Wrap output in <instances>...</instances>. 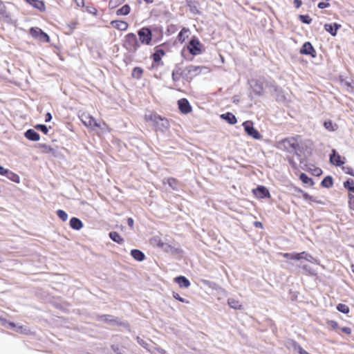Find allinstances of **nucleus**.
<instances>
[{
	"instance_id": "f257e3e1",
	"label": "nucleus",
	"mask_w": 354,
	"mask_h": 354,
	"mask_svg": "<svg viewBox=\"0 0 354 354\" xmlns=\"http://www.w3.org/2000/svg\"><path fill=\"white\" fill-rule=\"evenodd\" d=\"M145 119L146 121L153 122V124L157 131L164 132L168 130L170 127L169 122L167 118H162L152 111H149L146 112L145 114Z\"/></svg>"
},
{
	"instance_id": "f03ea898",
	"label": "nucleus",
	"mask_w": 354,
	"mask_h": 354,
	"mask_svg": "<svg viewBox=\"0 0 354 354\" xmlns=\"http://www.w3.org/2000/svg\"><path fill=\"white\" fill-rule=\"evenodd\" d=\"M276 147L280 150L285 151L288 153H293L298 149L299 143L295 138L290 137L277 142Z\"/></svg>"
},
{
	"instance_id": "7ed1b4c3",
	"label": "nucleus",
	"mask_w": 354,
	"mask_h": 354,
	"mask_svg": "<svg viewBox=\"0 0 354 354\" xmlns=\"http://www.w3.org/2000/svg\"><path fill=\"white\" fill-rule=\"evenodd\" d=\"M207 68L205 66L189 65L183 71V77L187 80H192L202 73L207 72Z\"/></svg>"
},
{
	"instance_id": "20e7f679",
	"label": "nucleus",
	"mask_w": 354,
	"mask_h": 354,
	"mask_svg": "<svg viewBox=\"0 0 354 354\" xmlns=\"http://www.w3.org/2000/svg\"><path fill=\"white\" fill-rule=\"evenodd\" d=\"M124 46L130 52L136 51L140 46L136 35L133 33L127 34L124 41Z\"/></svg>"
},
{
	"instance_id": "39448f33",
	"label": "nucleus",
	"mask_w": 354,
	"mask_h": 354,
	"mask_svg": "<svg viewBox=\"0 0 354 354\" xmlns=\"http://www.w3.org/2000/svg\"><path fill=\"white\" fill-rule=\"evenodd\" d=\"M245 132L250 137L255 140H260L262 136L254 127L253 122L250 120H247L243 123Z\"/></svg>"
},
{
	"instance_id": "423d86ee",
	"label": "nucleus",
	"mask_w": 354,
	"mask_h": 354,
	"mask_svg": "<svg viewBox=\"0 0 354 354\" xmlns=\"http://www.w3.org/2000/svg\"><path fill=\"white\" fill-rule=\"evenodd\" d=\"M203 45L196 38H192L187 44V49L192 55H198L202 53Z\"/></svg>"
},
{
	"instance_id": "0eeeda50",
	"label": "nucleus",
	"mask_w": 354,
	"mask_h": 354,
	"mask_svg": "<svg viewBox=\"0 0 354 354\" xmlns=\"http://www.w3.org/2000/svg\"><path fill=\"white\" fill-rule=\"evenodd\" d=\"M80 118L82 123L87 127L94 129L95 127H100V123L97 122L95 119L89 114L82 113L80 115Z\"/></svg>"
},
{
	"instance_id": "6e6552de",
	"label": "nucleus",
	"mask_w": 354,
	"mask_h": 354,
	"mask_svg": "<svg viewBox=\"0 0 354 354\" xmlns=\"http://www.w3.org/2000/svg\"><path fill=\"white\" fill-rule=\"evenodd\" d=\"M140 41L142 44L149 45L152 39V33L149 28H142L138 32Z\"/></svg>"
},
{
	"instance_id": "1a4fd4ad",
	"label": "nucleus",
	"mask_w": 354,
	"mask_h": 354,
	"mask_svg": "<svg viewBox=\"0 0 354 354\" xmlns=\"http://www.w3.org/2000/svg\"><path fill=\"white\" fill-rule=\"evenodd\" d=\"M330 162L335 166H341L345 163V158L342 157L335 149H333L330 155Z\"/></svg>"
},
{
	"instance_id": "9d476101",
	"label": "nucleus",
	"mask_w": 354,
	"mask_h": 354,
	"mask_svg": "<svg viewBox=\"0 0 354 354\" xmlns=\"http://www.w3.org/2000/svg\"><path fill=\"white\" fill-rule=\"evenodd\" d=\"M254 194L259 198H270V194L268 189L262 185L258 186L256 189H253Z\"/></svg>"
},
{
	"instance_id": "9b49d317",
	"label": "nucleus",
	"mask_w": 354,
	"mask_h": 354,
	"mask_svg": "<svg viewBox=\"0 0 354 354\" xmlns=\"http://www.w3.org/2000/svg\"><path fill=\"white\" fill-rule=\"evenodd\" d=\"M300 53L303 55H310L313 57H315L316 56L315 50L314 49L312 44L308 41L305 42L303 44L301 48L300 49Z\"/></svg>"
},
{
	"instance_id": "f8f14e48",
	"label": "nucleus",
	"mask_w": 354,
	"mask_h": 354,
	"mask_svg": "<svg viewBox=\"0 0 354 354\" xmlns=\"http://www.w3.org/2000/svg\"><path fill=\"white\" fill-rule=\"evenodd\" d=\"M178 108L181 113L187 114L192 111V106L188 100L185 98H182L178 101Z\"/></svg>"
},
{
	"instance_id": "ddd939ff",
	"label": "nucleus",
	"mask_w": 354,
	"mask_h": 354,
	"mask_svg": "<svg viewBox=\"0 0 354 354\" xmlns=\"http://www.w3.org/2000/svg\"><path fill=\"white\" fill-rule=\"evenodd\" d=\"M38 147L41 149V151L45 153L51 154L54 157H59V153L55 149L46 144H39Z\"/></svg>"
},
{
	"instance_id": "4468645a",
	"label": "nucleus",
	"mask_w": 354,
	"mask_h": 354,
	"mask_svg": "<svg viewBox=\"0 0 354 354\" xmlns=\"http://www.w3.org/2000/svg\"><path fill=\"white\" fill-rule=\"evenodd\" d=\"M1 176H5L8 179L19 183L20 182V178L19 176L12 171H8L7 169H3L1 167Z\"/></svg>"
},
{
	"instance_id": "2eb2a0df",
	"label": "nucleus",
	"mask_w": 354,
	"mask_h": 354,
	"mask_svg": "<svg viewBox=\"0 0 354 354\" xmlns=\"http://www.w3.org/2000/svg\"><path fill=\"white\" fill-rule=\"evenodd\" d=\"M340 27L341 25L336 23L326 24L324 25L325 30L330 33L333 36H335L337 35V31Z\"/></svg>"
},
{
	"instance_id": "dca6fc26",
	"label": "nucleus",
	"mask_w": 354,
	"mask_h": 354,
	"mask_svg": "<svg viewBox=\"0 0 354 354\" xmlns=\"http://www.w3.org/2000/svg\"><path fill=\"white\" fill-rule=\"evenodd\" d=\"M24 135L29 140L38 141L40 139L39 134L33 129L27 130Z\"/></svg>"
},
{
	"instance_id": "f3484780",
	"label": "nucleus",
	"mask_w": 354,
	"mask_h": 354,
	"mask_svg": "<svg viewBox=\"0 0 354 354\" xmlns=\"http://www.w3.org/2000/svg\"><path fill=\"white\" fill-rule=\"evenodd\" d=\"M111 25L120 30H126L128 28V24L124 21L114 20L111 22Z\"/></svg>"
},
{
	"instance_id": "a211bd4d",
	"label": "nucleus",
	"mask_w": 354,
	"mask_h": 354,
	"mask_svg": "<svg viewBox=\"0 0 354 354\" xmlns=\"http://www.w3.org/2000/svg\"><path fill=\"white\" fill-rule=\"evenodd\" d=\"M175 282H176L180 288H189L190 286L189 281L183 276L177 277L174 279Z\"/></svg>"
},
{
	"instance_id": "6ab92c4d",
	"label": "nucleus",
	"mask_w": 354,
	"mask_h": 354,
	"mask_svg": "<svg viewBox=\"0 0 354 354\" xmlns=\"http://www.w3.org/2000/svg\"><path fill=\"white\" fill-rule=\"evenodd\" d=\"M187 6L189 7V11L194 14H199V10L198 8V3L194 0H186Z\"/></svg>"
},
{
	"instance_id": "aec40b11",
	"label": "nucleus",
	"mask_w": 354,
	"mask_h": 354,
	"mask_svg": "<svg viewBox=\"0 0 354 354\" xmlns=\"http://www.w3.org/2000/svg\"><path fill=\"white\" fill-rule=\"evenodd\" d=\"M70 226L73 230H80L83 227V223L79 218L73 217L70 220Z\"/></svg>"
},
{
	"instance_id": "412c9836",
	"label": "nucleus",
	"mask_w": 354,
	"mask_h": 354,
	"mask_svg": "<svg viewBox=\"0 0 354 354\" xmlns=\"http://www.w3.org/2000/svg\"><path fill=\"white\" fill-rule=\"evenodd\" d=\"M221 118L226 120L230 124H234L237 122V120L235 115L230 112L222 114Z\"/></svg>"
},
{
	"instance_id": "4be33fe9",
	"label": "nucleus",
	"mask_w": 354,
	"mask_h": 354,
	"mask_svg": "<svg viewBox=\"0 0 354 354\" xmlns=\"http://www.w3.org/2000/svg\"><path fill=\"white\" fill-rule=\"evenodd\" d=\"M131 255L138 261H142L145 259V254L140 250L136 249L131 250Z\"/></svg>"
},
{
	"instance_id": "5701e85b",
	"label": "nucleus",
	"mask_w": 354,
	"mask_h": 354,
	"mask_svg": "<svg viewBox=\"0 0 354 354\" xmlns=\"http://www.w3.org/2000/svg\"><path fill=\"white\" fill-rule=\"evenodd\" d=\"M25 1L39 10H45V5H44V2L41 1H39V0H25Z\"/></svg>"
},
{
	"instance_id": "b1692460",
	"label": "nucleus",
	"mask_w": 354,
	"mask_h": 354,
	"mask_svg": "<svg viewBox=\"0 0 354 354\" xmlns=\"http://www.w3.org/2000/svg\"><path fill=\"white\" fill-rule=\"evenodd\" d=\"M1 326H6L8 323L6 322V321L3 320L1 319ZM8 325H10L12 328H13L15 329V330L17 332L26 333L27 329L24 328L23 326H18L15 325L14 323H8Z\"/></svg>"
},
{
	"instance_id": "393cba45",
	"label": "nucleus",
	"mask_w": 354,
	"mask_h": 354,
	"mask_svg": "<svg viewBox=\"0 0 354 354\" xmlns=\"http://www.w3.org/2000/svg\"><path fill=\"white\" fill-rule=\"evenodd\" d=\"M252 87L253 88L254 92L256 94H257L259 95H261L263 94V84L261 82L256 81V82H254V84H252Z\"/></svg>"
},
{
	"instance_id": "a878e982",
	"label": "nucleus",
	"mask_w": 354,
	"mask_h": 354,
	"mask_svg": "<svg viewBox=\"0 0 354 354\" xmlns=\"http://www.w3.org/2000/svg\"><path fill=\"white\" fill-rule=\"evenodd\" d=\"M163 183H167L169 186L174 190H177L178 189V182L175 178H169L167 180H164Z\"/></svg>"
},
{
	"instance_id": "bb28decb",
	"label": "nucleus",
	"mask_w": 354,
	"mask_h": 354,
	"mask_svg": "<svg viewBox=\"0 0 354 354\" xmlns=\"http://www.w3.org/2000/svg\"><path fill=\"white\" fill-rule=\"evenodd\" d=\"M109 237L112 241L119 244H122L124 242V239L116 232H111L109 233Z\"/></svg>"
},
{
	"instance_id": "cd10ccee",
	"label": "nucleus",
	"mask_w": 354,
	"mask_h": 354,
	"mask_svg": "<svg viewBox=\"0 0 354 354\" xmlns=\"http://www.w3.org/2000/svg\"><path fill=\"white\" fill-rule=\"evenodd\" d=\"M228 305L234 309H241V304L239 302V301L230 298L227 300Z\"/></svg>"
},
{
	"instance_id": "c85d7f7f",
	"label": "nucleus",
	"mask_w": 354,
	"mask_h": 354,
	"mask_svg": "<svg viewBox=\"0 0 354 354\" xmlns=\"http://www.w3.org/2000/svg\"><path fill=\"white\" fill-rule=\"evenodd\" d=\"M131 8L129 5L126 4L116 11L117 15H127L130 12Z\"/></svg>"
},
{
	"instance_id": "c756f323",
	"label": "nucleus",
	"mask_w": 354,
	"mask_h": 354,
	"mask_svg": "<svg viewBox=\"0 0 354 354\" xmlns=\"http://www.w3.org/2000/svg\"><path fill=\"white\" fill-rule=\"evenodd\" d=\"M143 73V70L140 67H135L131 73V75L133 78L139 80L141 78Z\"/></svg>"
},
{
	"instance_id": "7c9ffc66",
	"label": "nucleus",
	"mask_w": 354,
	"mask_h": 354,
	"mask_svg": "<svg viewBox=\"0 0 354 354\" xmlns=\"http://www.w3.org/2000/svg\"><path fill=\"white\" fill-rule=\"evenodd\" d=\"M165 55V52L162 49H158L153 54V59L155 62H158L161 60L162 56Z\"/></svg>"
},
{
	"instance_id": "2f4dec72",
	"label": "nucleus",
	"mask_w": 354,
	"mask_h": 354,
	"mask_svg": "<svg viewBox=\"0 0 354 354\" xmlns=\"http://www.w3.org/2000/svg\"><path fill=\"white\" fill-rule=\"evenodd\" d=\"M333 184V178L330 176H326L322 181V185L327 188L330 187Z\"/></svg>"
},
{
	"instance_id": "473e14b6",
	"label": "nucleus",
	"mask_w": 354,
	"mask_h": 354,
	"mask_svg": "<svg viewBox=\"0 0 354 354\" xmlns=\"http://www.w3.org/2000/svg\"><path fill=\"white\" fill-rule=\"evenodd\" d=\"M41 29L39 28L35 27V28H31L30 29V34L31 36L35 39H38L40 35V32H41Z\"/></svg>"
},
{
	"instance_id": "72a5a7b5",
	"label": "nucleus",
	"mask_w": 354,
	"mask_h": 354,
	"mask_svg": "<svg viewBox=\"0 0 354 354\" xmlns=\"http://www.w3.org/2000/svg\"><path fill=\"white\" fill-rule=\"evenodd\" d=\"M286 346L289 349H292L295 351H297V346H301L299 344H298L294 340H289L286 343Z\"/></svg>"
},
{
	"instance_id": "f704fd0d",
	"label": "nucleus",
	"mask_w": 354,
	"mask_h": 354,
	"mask_svg": "<svg viewBox=\"0 0 354 354\" xmlns=\"http://www.w3.org/2000/svg\"><path fill=\"white\" fill-rule=\"evenodd\" d=\"M180 76H183L182 71L180 69H175L172 72V79L174 81H178L180 80Z\"/></svg>"
},
{
	"instance_id": "c9c22d12",
	"label": "nucleus",
	"mask_w": 354,
	"mask_h": 354,
	"mask_svg": "<svg viewBox=\"0 0 354 354\" xmlns=\"http://www.w3.org/2000/svg\"><path fill=\"white\" fill-rule=\"evenodd\" d=\"M299 178L305 184H313L312 179L304 173L300 174Z\"/></svg>"
},
{
	"instance_id": "e433bc0d",
	"label": "nucleus",
	"mask_w": 354,
	"mask_h": 354,
	"mask_svg": "<svg viewBox=\"0 0 354 354\" xmlns=\"http://www.w3.org/2000/svg\"><path fill=\"white\" fill-rule=\"evenodd\" d=\"M57 215L63 221H66L68 219V214L64 210H62V209L57 210Z\"/></svg>"
},
{
	"instance_id": "4c0bfd02",
	"label": "nucleus",
	"mask_w": 354,
	"mask_h": 354,
	"mask_svg": "<svg viewBox=\"0 0 354 354\" xmlns=\"http://www.w3.org/2000/svg\"><path fill=\"white\" fill-rule=\"evenodd\" d=\"M324 127L329 131H335L336 129V124H334L331 121H325L324 123Z\"/></svg>"
},
{
	"instance_id": "58836bf2",
	"label": "nucleus",
	"mask_w": 354,
	"mask_h": 354,
	"mask_svg": "<svg viewBox=\"0 0 354 354\" xmlns=\"http://www.w3.org/2000/svg\"><path fill=\"white\" fill-rule=\"evenodd\" d=\"M337 310L339 312L346 314L349 312V308L348 306L343 304H339L337 306Z\"/></svg>"
},
{
	"instance_id": "ea45409f",
	"label": "nucleus",
	"mask_w": 354,
	"mask_h": 354,
	"mask_svg": "<svg viewBox=\"0 0 354 354\" xmlns=\"http://www.w3.org/2000/svg\"><path fill=\"white\" fill-rule=\"evenodd\" d=\"M124 0H110L109 7L110 9L116 8L118 5L121 4Z\"/></svg>"
},
{
	"instance_id": "a19ab883",
	"label": "nucleus",
	"mask_w": 354,
	"mask_h": 354,
	"mask_svg": "<svg viewBox=\"0 0 354 354\" xmlns=\"http://www.w3.org/2000/svg\"><path fill=\"white\" fill-rule=\"evenodd\" d=\"M299 18L301 22L306 24H310L312 21V19L308 15H299Z\"/></svg>"
},
{
	"instance_id": "79ce46f5",
	"label": "nucleus",
	"mask_w": 354,
	"mask_h": 354,
	"mask_svg": "<svg viewBox=\"0 0 354 354\" xmlns=\"http://www.w3.org/2000/svg\"><path fill=\"white\" fill-rule=\"evenodd\" d=\"M37 39L42 42H48L50 41L49 36L43 31L40 32L39 37Z\"/></svg>"
},
{
	"instance_id": "37998d69",
	"label": "nucleus",
	"mask_w": 354,
	"mask_h": 354,
	"mask_svg": "<svg viewBox=\"0 0 354 354\" xmlns=\"http://www.w3.org/2000/svg\"><path fill=\"white\" fill-rule=\"evenodd\" d=\"M149 351L151 353V354H167L164 349L158 347L149 349Z\"/></svg>"
},
{
	"instance_id": "c03bdc74",
	"label": "nucleus",
	"mask_w": 354,
	"mask_h": 354,
	"mask_svg": "<svg viewBox=\"0 0 354 354\" xmlns=\"http://www.w3.org/2000/svg\"><path fill=\"white\" fill-rule=\"evenodd\" d=\"M1 20L8 24H12L15 22V19H13L11 16L9 15H1Z\"/></svg>"
},
{
	"instance_id": "a18cd8bd",
	"label": "nucleus",
	"mask_w": 354,
	"mask_h": 354,
	"mask_svg": "<svg viewBox=\"0 0 354 354\" xmlns=\"http://www.w3.org/2000/svg\"><path fill=\"white\" fill-rule=\"evenodd\" d=\"M281 256L284 258L290 259L293 260H297V252H292V253H282Z\"/></svg>"
},
{
	"instance_id": "49530a36",
	"label": "nucleus",
	"mask_w": 354,
	"mask_h": 354,
	"mask_svg": "<svg viewBox=\"0 0 354 354\" xmlns=\"http://www.w3.org/2000/svg\"><path fill=\"white\" fill-rule=\"evenodd\" d=\"M35 127V129L42 131L44 134H47L48 132V127L44 124H37Z\"/></svg>"
},
{
	"instance_id": "de8ad7c7",
	"label": "nucleus",
	"mask_w": 354,
	"mask_h": 354,
	"mask_svg": "<svg viewBox=\"0 0 354 354\" xmlns=\"http://www.w3.org/2000/svg\"><path fill=\"white\" fill-rule=\"evenodd\" d=\"M188 32V30L187 29H185V28H183L180 32H179L178 35V40L180 41H185V37H184V35L185 34H187Z\"/></svg>"
},
{
	"instance_id": "09e8293b",
	"label": "nucleus",
	"mask_w": 354,
	"mask_h": 354,
	"mask_svg": "<svg viewBox=\"0 0 354 354\" xmlns=\"http://www.w3.org/2000/svg\"><path fill=\"white\" fill-rule=\"evenodd\" d=\"M344 187L349 190V187H354V180L352 179H348L344 183Z\"/></svg>"
},
{
	"instance_id": "8fccbe9b",
	"label": "nucleus",
	"mask_w": 354,
	"mask_h": 354,
	"mask_svg": "<svg viewBox=\"0 0 354 354\" xmlns=\"http://www.w3.org/2000/svg\"><path fill=\"white\" fill-rule=\"evenodd\" d=\"M305 260L313 263H318L317 260L315 259L311 254L306 252Z\"/></svg>"
},
{
	"instance_id": "3c124183",
	"label": "nucleus",
	"mask_w": 354,
	"mask_h": 354,
	"mask_svg": "<svg viewBox=\"0 0 354 354\" xmlns=\"http://www.w3.org/2000/svg\"><path fill=\"white\" fill-rule=\"evenodd\" d=\"M342 170L344 171L345 174L354 176L353 169L351 167H342Z\"/></svg>"
},
{
	"instance_id": "603ef678",
	"label": "nucleus",
	"mask_w": 354,
	"mask_h": 354,
	"mask_svg": "<svg viewBox=\"0 0 354 354\" xmlns=\"http://www.w3.org/2000/svg\"><path fill=\"white\" fill-rule=\"evenodd\" d=\"M173 297L176 299L178 300L180 302L189 304V301L185 299L184 298L181 297L178 293L174 292Z\"/></svg>"
},
{
	"instance_id": "864d4df0",
	"label": "nucleus",
	"mask_w": 354,
	"mask_h": 354,
	"mask_svg": "<svg viewBox=\"0 0 354 354\" xmlns=\"http://www.w3.org/2000/svg\"><path fill=\"white\" fill-rule=\"evenodd\" d=\"M348 205L351 209L354 210V196L349 194H348Z\"/></svg>"
},
{
	"instance_id": "5fc2aeb1",
	"label": "nucleus",
	"mask_w": 354,
	"mask_h": 354,
	"mask_svg": "<svg viewBox=\"0 0 354 354\" xmlns=\"http://www.w3.org/2000/svg\"><path fill=\"white\" fill-rule=\"evenodd\" d=\"M137 341L140 345L149 351V348H148V344L144 339L137 337Z\"/></svg>"
},
{
	"instance_id": "6e6d98bb",
	"label": "nucleus",
	"mask_w": 354,
	"mask_h": 354,
	"mask_svg": "<svg viewBox=\"0 0 354 354\" xmlns=\"http://www.w3.org/2000/svg\"><path fill=\"white\" fill-rule=\"evenodd\" d=\"M318 8L320 9H324L326 8H328L330 6V3L326 1V2H320L318 3Z\"/></svg>"
},
{
	"instance_id": "4d7b16f0",
	"label": "nucleus",
	"mask_w": 354,
	"mask_h": 354,
	"mask_svg": "<svg viewBox=\"0 0 354 354\" xmlns=\"http://www.w3.org/2000/svg\"><path fill=\"white\" fill-rule=\"evenodd\" d=\"M86 10L90 14L96 15L97 13L96 8L93 6H87Z\"/></svg>"
},
{
	"instance_id": "13d9d810",
	"label": "nucleus",
	"mask_w": 354,
	"mask_h": 354,
	"mask_svg": "<svg viewBox=\"0 0 354 354\" xmlns=\"http://www.w3.org/2000/svg\"><path fill=\"white\" fill-rule=\"evenodd\" d=\"M112 348L115 353H117L118 354H124V350L120 349L118 346L113 345Z\"/></svg>"
},
{
	"instance_id": "bf43d9fd",
	"label": "nucleus",
	"mask_w": 354,
	"mask_h": 354,
	"mask_svg": "<svg viewBox=\"0 0 354 354\" xmlns=\"http://www.w3.org/2000/svg\"><path fill=\"white\" fill-rule=\"evenodd\" d=\"M305 257H306V252L297 253V257H296L297 260L305 259Z\"/></svg>"
},
{
	"instance_id": "052dcab7",
	"label": "nucleus",
	"mask_w": 354,
	"mask_h": 354,
	"mask_svg": "<svg viewBox=\"0 0 354 354\" xmlns=\"http://www.w3.org/2000/svg\"><path fill=\"white\" fill-rule=\"evenodd\" d=\"M313 174L315 176H319L322 174V171L320 168L316 167L313 169Z\"/></svg>"
},
{
	"instance_id": "680f3d73",
	"label": "nucleus",
	"mask_w": 354,
	"mask_h": 354,
	"mask_svg": "<svg viewBox=\"0 0 354 354\" xmlns=\"http://www.w3.org/2000/svg\"><path fill=\"white\" fill-rule=\"evenodd\" d=\"M301 268H302V269H303L305 272H306L309 273L310 274H312V275L315 274L314 272H313L310 269H309V268H308V266L304 265V266H303Z\"/></svg>"
},
{
	"instance_id": "e2e57ef3",
	"label": "nucleus",
	"mask_w": 354,
	"mask_h": 354,
	"mask_svg": "<svg viewBox=\"0 0 354 354\" xmlns=\"http://www.w3.org/2000/svg\"><path fill=\"white\" fill-rule=\"evenodd\" d=\"M101 127H100L101 129V130L102 131H109V129L108 127V126L106 124V123L104 122H102V123H100Z\"/></svg>"
},
{
	"instance_id": "0e129e2a",
	"label": "nucleus",
	"mask_w": 354,
	"mask_h": 354,
	"mask_svg": "<svg viewBox=\"0 0 354 354\" xmlns=\"http://www.w3.org/2000/svg\"><path fill=\"white\" fill-rule=\"evenodd\" d=\"M161 249L165 252H169L171 250V247L169 244L165 243L164 246L162 247Z\"/></svg>"
},
{
	"instance_id": "69168bd1",
	"label": "nucleus",
	"mask_w": 354,
	"mask_h": 354,
	"mask_svg": "<svg viewBox=\"0 0 354 354\" xmlns=\"http://www.w3.org/2000/svg\"><path fill=\"white\" fill-rule=\"evenodd\" d=\"M78 7L84 6V0H74Z\"/></svg>"
},
{
	"instance_id": "338daca9",
	"label": "nucleus",
	"mask_w": 354,
	"mask_h": 354,
	"mask_svg": "<svg viewBox=\"0 0 354 354\" xmlns=\"http://www.w3.org/2000/svg\"><path fill=\"white\" fill-rule=\"evenodd\" d=\"M302 4V1L301 0H294V5L296 8H299Z\"/></svg>"
},
{
	"instance_id": "774afa93",
	"label": "nucleus",
	"mask_w": 354,
	"mask_h": 354,
	"mask_svg": "<svg viewBox=\"0 0 354 354\" xmlns=\"http://www.w3.org/2000/svg\"><path fill=\"white\" fill-rule=\"evenodd\" d=\"M342 331L346 334H350L351 333V329L349 327H343L342 328Z\"/></svg>"
}]
</instances>
